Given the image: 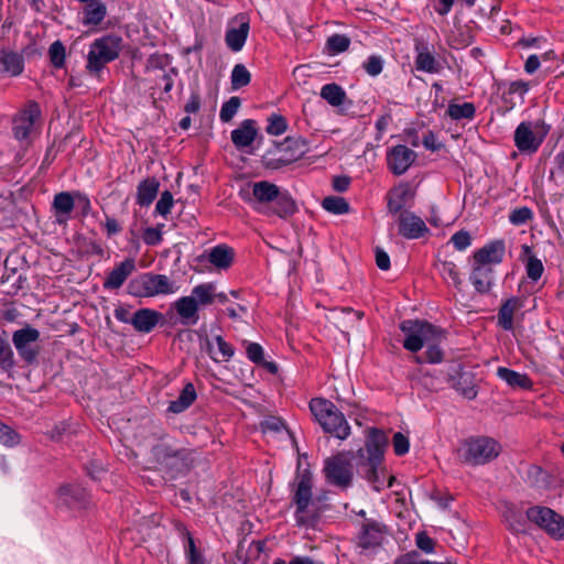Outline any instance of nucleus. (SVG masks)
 Segmentation results:
<instances>
[{"label": "nucleus", "mask_w": 564, "mask_h": 564, "mask_svg": "<svg viewBox=\"0 0 564 564\" xmlns=\"http://www.w3.org/2000/svg\"><path fill=\"white\" fill-rule=\"evenodd\" d=\"M128 293L137 297H150L172 293L173 284H128Z\"/></svg>", "instance_id": "33"}, {"label": "nucleus", "mask_w": 564, "mask_h": 564, "mask_svg": "<svg viewBox=\"0 0 564 564\" xmlns=\"http://www.w3.org/2000/svg\"><path fill=\"white\" fill-rule=\"evenodd\" d=\"M268 122L267 132L271 135H280L288 129L286 119L281 115H271Z\"/></svg>", "instance_id": "47"}, {"label": "nucleus", "mask_w": 564, "mask_h": 564, "mask_svg": "<svg viewBox=\"0 0 564 564\" xmlns=\"http://www.w3.org/2000/svg\"><path fill=\"white\" fill-rule=\"evenodd\" d=\"M162 319V313L150 308H140L131 315L130 323L140 333H150Z\"/></svg>", "instance_id": "19"}, {"label": "nucleus", "mask_w": 564, "mask_h": 564, "mask_svg": "<svg viewBox=\"0 0 564 564\" xmlns=\"http://www.w3.org/2000/svg\"><path fill=\"white\" fill-rule=\"evenodd\" d=\"M527 518L543 529L549 535L555 539L564 536V519L551 508L542 506L531 507L527 510Z\"/></svg>", "instance_id": "11"}, {"label": "nucleus", "mask_w": 564, "mask_h": 564, "mask_svg": "<svg viewBox=\"0 0 564 564\" xmlns=\"http://www.w3.org/2000/svg\"><path fill=\"white\" fill-rule=\"evenodd\" d=\"M506 254V242L503 239H496L476 250L471 262L500 264Z\"/></svg>", "instance_id": "17"}, {"label": "nucleus", "mask_w": 564, "mask_h": 564, "mask_svg": "<svg viewBox=\"0 0 564 564\" xmlns=\"http://www.w3.org/2000/svg\"><path fill=\"white\" fill-rule=\"evenodd\" d=\"M216 343L221 356L226 359H229L234 356V348L230 344H228L221 336L216 337Z\"/></svg>", "instance_id": "63"}, {"label": "nucleus", "mask_w": 564, "mask_h": 564, "mask_svg": "<svg viewBox=\"0 0 564 564\" xmlns=\"http://www.w3.org/2000/svg\"><path fill=\"white\" fill-rule=\"evenodd\" d=\"M252 192H240V197L250 204L254 210L265 216L288 218L297 212L295 200L286 191L268 181H259L250 184Z\"/></svg>", "instance_id": "3"}, {"label": "nucleus", "mask_w": 564, "mask_h": 564, "mask_svg": "<svg viewBox=\"0 0 564 564\" xmlns=\"http://www.w3.org/2000/svg\"><path fill=\"white\" fill-rule=\"evenodd\" d=\"M246 354L257 365L263 361V348L257 343H249L246 347Z\"/></svg>", "instance_id": "56"}, {"label": "nucleus", "mask_w": 564, "mask_h": 564, "mask_svg": "<svg viewBox=\"0 0 564 564\" xmlns=\"http://www.w3.org/2000/svg\"><path fill=\"white\" fill-rule=\"evenodd\" d=\"M251 82V74L243 64H236L231 72V88L234 90L246 87Z\"/></svg>", "instance_id": "41"}, {"label": "nucleus", "mask_w": 564, "mask_h": 564, "mask_svg": "<svg viewBox=\"0 0 564 564\" xmlns=\"http://www.w3.org/2000/svg\"><path fill=\"white\" fill-rule=\"evenodd\" d=\"M310 410L325 433L339 440H346L350 435V426L345 415L333 402L314 398L310 402Z\"/></svg>", "instance_id": "4"}, {"label": "nucleus", "mask_w": 564, "mask_h": 564, "mask_svg": "<svg viewBox=\"0 0 564 564\" xmlns=\"http://www.w3.org/2000/svg\"><path fill=\"white\" fill-rule=\"evenodd\" d=\"M174 528L180 538L183 540V546L188 545L191 540H195L184 523L176 521L174 522Z\"/></svg>", "instance_id": "60"}, {"label": "nucleus", "mask_w": 564, "mask_h": 564, "mask_svg": "<svg viewBox=\"0 0 564 564\" xmlns=\"http://www.w3.org/2000/svg\"><path fill=\"white\" fill-rule=\"evenodd\" d=\"M143 241L149 246H155L162 240V234L158 228L149 227L143 232Z\"/></svg>", "instance_id": "57"}, {"label": "nucleus", "mask_w": 564, "mask_h": 564, "mask_svg": "<svg viewBox=\"0 0 564 564\" xmlns=\"http://www.w3.org/2000/svg\"><path fill=\"white\" fill-rule=\"evenodd\" d=\"M440 341H430L429 344H425L426 350L423 355L416 356L415 360L419 364L422 362H430V364H438L443 360L444 352L438 346Z\"/></svg>", "instance_id": "40"}, {"label": "nucleus", "mask_w": 564, "mask_h": 564, "mask_svg": "<svg viewBox=\"0 0 564 564\" xmlns=\"http://www.w3.org/2000/svg\"><path fill=\"white\" fill-rule=\"evenodd\" d=\"M257 134L256 121L246 119L237 129L231 131V142L237 149H243L253 143Z\"/></svg>", "instance_id": "21"}, {"label": "nucleus", "mask_w": 564, "mask_h": 564, "mask_svg": "<svg viewBox=\"0 0 564 564\" xmlns=\"http://www.w3.org/2000/svg\"><path fill=\"white\" fill-rule=\"evenodd\" d=\"M241 105V100L237 96L230 97V99L223 104L219 118L223 122H229L234 116L237 113L239 107Z\"/></svg>", "instance_id": "46"}, {"label": "nucleus", "mask_w": 564, "mask_h": 564, "mask_svg": "<svg viewBox=\"0 0 564 564\" xmlns=\"http://www.w3.org/2000/svg\"><path fill=\"white\" fill-rule=\"evenodd\" d=\"M249 29V21L245 17H241L239 26L230 28L226 32L225 41L227 46L234 52H239L246 43Z\"/></svg>", "instance_id": "27"}, {"label": "nucleus", "mask_w": 564, "mask_h": 564, "mask_svg": "<svg viewBox=\"0 0 564 564\" xmlns=\"http://www.w3.org/2000/svg\"><path fill=\"white\" fill-rule=\"evenodd\" d=\"M392 446L395 455L403 456L409 452V438L403 433L397 432L392 437Z\"/></svg>", "instance_id": "52"}, {"label": "nucleus", "mask_w": 564, "mask_h": 564, "mask_svg": "<svg viewBox=\"0 0 564 564\" xmlns=\"http://www.w3.org/2000/svg\"><path fill=\"white\" fill-rule=\"evenodd\" d=\"M173 203L174 200L172 193L169 191H164L155 205L156 213H159L162 216H166L171 212Z\"/></svg>", "instance_id": "54"}, {"label": "nucleus", "mask_w": 564, "mask_h": 564, "mask_svg": "<svg viewBox=\"0 0 564 564\" xmlns=\"http://www.w3.org/2000/svg\"><path fill=\"white\" fill-rule=\"evenodd\" d=\"M387 445V434L380 429L369 427L366 431L365 447L357 451V468L377 491L384 487L386 479L388 481L387 487H392L395 480L394 476L388 475L384 468L381 467Z\"/></svg>", "instance_id": "1"}, {"label": "nucleus", "mask_w": 564, "mask_h": 564, "mask_svg": "<svg viewBox=\"0 0 564 564\" xmlns=\"http://www.w3.org/2000/svg\"><path fill=\"white\" fill-rule=\"evenodd\" d=\"M39 339L40 332L30 325L15 330L12 335V343L19 356L28 365L34 364L40 355V346L36 344Z\"/></svg>", "instance_id": "12"}, {"label": "nucleus", "mask_w": 564, "mask_h": 564, "mask_svg": "<svg viewBox=\"0 0 564 564\" xmlns=\"http://www.w3.org/2000/svg\"><path fill=\"white\" fill-rule=\"evenodd\" d=\"M383 68V59L378 55H371L364 63V69L370 76H378Z\"/></svg>", "instance_id": "53"}, {"label": "nucleus", "mask_w": 564, "mask_h": 564, "mask_svg": "<svg viewBox=\"0 0 564 564\" xmlns=\"http://www.w3.org/2000/svg\"><path fill=\"white\" fill-rule=\"evenodd\" d=\"M523 297L512 296L508 299L499 308L498 325L505 330L513 328V315L517 311L524 306Z\"/></svg>", "instance_id": "22"}, {"label": "nucleus", "mask_w": 564, "mask_h": 564, "mask_svg": "<svg viewBox=\"0 0 564 564\" xmlns=\"http://www.w3.org/2000/svg\"><path fill=\"white\" fill-rule=\"evenodd\" d=\"M415 48L417 52L415 57V68L430 74L438 73L441 65L436 61L433 52L429 48L427 44L424 42H417Z\"/></svg>", "instance_id": "23"}, {"label": "nucleus", "mask_w": 564, "mask_h": 564, "mask_svg": "<svg viewBox=\"0 0 564 564\" xmlns=\"http://www.w3.org/2000/svg\"><path fill=\"white\" fill-rule=\"evenodd\" d=\"M75 197L78 200V205L80 207V214L83 216H87L90 213V210H91V203H90L89 197L87 195H85V194L79 193V192L75 193Z\"/></svg>", "instance_id": "62"}, {"label": "nucleus", "mask_w": 564, "mask_h": 564, "mask_svg": "<svg viewBox=\"0 0 564 564\" xmlns=\"http://www.w3.org/2000/svg\"><path fill=\"white\" fill-rule=\"evenodd\" d=\"M283 151L285 153L290 152V155H285L284 158H281L280 161H283L284 163H291L294 161H297L302 159L305 153L308 151L307 142L302 137H288L284 142L282 143Z\"/></svg>", "instance_id": "30"}, {"label": "nucleus", "mask_w": 564, "mask_h": 564, "mask_svg": "<svg viewBox=\"0 0 564 564\" xmlns=\"http://www.w3.org/2000/svg\"><path fill=\"white\" fill-rule=\"evenodd\" d=\"M447 116L453 120H471L476 113V107L473 102L455 104L451 102L446 110Z\"/></svg>", "instance_id": "38"}, {"label": "nucleus", "mask_w": 564, "mask_h": 564, "mask_svg": "<svg viewBox=\"0 0 564 564\" xmlns=\"http://www.w3.org/2000/svg\"><path fill=\"white\" fill-rule=\"evenodd\" d=\"M503 520L508 529L514 533H525L528 531L527 512L523 513L513 505H506L502 512Z\"/></svg>", "instance_id": "25"}, {"label": "nucleus", "mask_w": 564, "mask_h": 564, "mask_svg": "<svg viewBox=\"0 0 564 564\" xmlns=\"http://www.w3.org/2000/svg\"><path fill=\"white\" fill-rule=\"evenodd\" d=\"M135 270V262L133 259H126L116 265L109 273L105 282L119 283L124 282L128 276Z\"/></svg>", "instance_id": "37"}, {"label": "nucleus", "mask_w": 564, "mask_h": 564, "mask_svg": "<svg viewBox=\"0 0 564 564\" xmlns=\"http://www.w3.org/2000/svg\"><path fill=\"white\" fill-rule=\"evenodd\" d=\"M24 59L19 53L0 51V72L18 76L23 72Z\"/></svg>", "instance_id": "32"}, {"label": "nucleus", "mask_w": 564, "mask_h": 564, "mask_svg": "<svg viewBox=\"0 0 564 564\" xmlns=\"http://www.w3.org/2000/svg\"><path fill=\"white\" fill-rule=\"evenodd\" d=\"M545 135L546 131L539 133L531 121H523L514 131V144L521 153L532 154L539 150Z\"/></svg>", "instance_id": "14"}, {"label": "nucleus", "mask_w": 564, "mask_h": 564, "mask_svg": "<svg viewBox=\"0 0 564 564\" xmlns=\"http://www.w3.org/2000/svg\"><path fill=\"white\" fill-rule=\"evenodd\" d=\"M212 305V295L207 289L199 288L197 284L189 295L176 300L172 308L180 317V323L184 326H194L199 321V310Z\"/></svg>", "instance_id": "9"}, {"label": "nucleus", "mask_w": 564, "mask_h": 564, "mask_svg": "<svg viewBox=\"0 0 564 564\" xmlns=\"http://www.w3.org/2000/svg\"><path fill=\"white\" fill-rule=\"evenodd\" d=\"M184 553L188 564H209L195 540H191L188 545H184Z\"/></svg>", "instance_id": "45"}, {"label": "nucleus", "mask_w": 564, "mask_h": 564, "mask_svg": "<svg viewBox=\"0 0 564 564\" xmlns=\"http://www.w3.org/2000/svg\"><path fill=\"white\" fill-rule=\"evenodd\" d=\"M19 441V434L13 429L0 423V443L7 446H13L17 445Z\"/></svg>", "instance_id": "51"}, {"label": "nucleus", "mask_w": 564, "mask_h": 564, "mask_svg": "<svg viewBox=\"0 0 564 564\" xmlns=\"http://www.w3.org/2000/svg\"><path fill=\"white\" fill-rule=\"evenodd\" d=\"M15 365L14 354L9 341L0 335V369L10 371Z\"/></svg>", "instance_id": "43"}, {"label": "nucleus", "mask_w": 564, "mask_h": 564, "mask_svg": "<svg viewBox=\"0 0 564 564\" xmlns=\"http://www.w3.org/2000/svg\"><path fill=\"white\" fill-rule=\"evenodd\" d=\"M83 13L84 25L97 26L107 15V8L102 2L96 0L94 2L86 3Z\"/></svg>", "instance_id": "34"}, {"label": "nucleus", "mask_w": 564, "mask_h": 564, "mask_svg": "<svg viewBox=\"0 0 564 564\" xmlns=\"http://www.w3.org/2000/svg\"><path fill=\"white\" fill-rule=\"evenodd\" d=\"M292 501L295 507L303 509L308 501H315L313 499V477L308 470L297 474Z\"/></svg>", "instance_id": "18"}, {"label": "nucleus", "mask_w": 564, "mask_h": 564, "mask_svg": "<svg viewBox=\"0 0 564 564\" xmlns=\"http://www.w3.org/2000/svg\"><path fill=\"white\" fill-rule=\"evenodd\" d=\"M321 97L333 107H339L346 102L345 90L335 83L324 85L321 89Z\"/></svg>", "instance_id": "36"}, {"label": "nucleus", "mask_w": 564, "mask_h": 564, "mask_svg": "<svg viewBox=\"0 0 564 564\" xmlns=\"http://www.w3.org/2000/svg\"><path fill=\"white\" fill-rule=\"evenodd\" d=\"M160 188V182L156 177H147L137 187V204L149 206L155 199Z\"/></svg>", "instance_id": "29"}, {"label": "nucleus", "mask_w": 564, "mask_h": 564, "mask_svg": "<svg viewBox=\"0 0 564 564\" xmlns=\"http://www.w3.org/2000/svg\"><path fill=\"white\" fill-rule=\"evenodd\" d=\"M350 177L346 175H338L333 178V188L338 193H344L348 189Z\"/></svg>", "instance_id": "61"}, {"label": "nucleus", "mask_w": 564, "mask_h": 564, "mask_svg": "<svg viewBox=\"0 0 564 564\" xmlns=\"http://www.w3.org/2000/svg\"><path fill=\"white\" fill-rule=\"evenodd\" d=\"M411 387L426 393L438 392L444 389L445 383H449L453 389L460 392L465 398L474 399L477 394L474 387L467 380L463 372V366L457 361H449L444 369L438 371L416 368L409 373Z\"/></svg>", "instance_id": "2"}, {"label": "nucleus", "mask_w": 564, "mask_h": 564, "mask_svg": "<svg viewBox=\"0 0 564 564\" xmlns=\"http://www.w3.org/2000/svg\"><path fill=\"white\" fill-rule=\"evenodd\" d=\"M376 263L381 270H388L390 268V258L388 253L380 248H376Z\"/></svg>", "instance_id": "64"}, {"label": "nucleus", "mask_w": 564, "mask_h": 564, "mask_svg": "<svg viewBox=\"0 0 564 564\" xmlns=\"http://www.w3.org/2000/svg\"><path fill=\"white\" fill-rule=\"evenodd\" d=\"M451 242L456 250L464 251L471 245V236L467 230L462 229L452 236Z\"/></svg>", "instance_id": "50"}, {"label": "nucleus", "mask_w": 564, "mask_h": 564, "mask_svg": "<svg viewBox=\"0 0 564 564\" xmlns=\"http://www.w3.org/2000/svg\"><path fill=\"white\" fill-rule=\"evenodd\" d=\"M59 499L68 507H85L88 502V495L85 488L77 484H67L58 488Z\"/></svg>", "instance_id": "20"}, {"label": "nucleus", "mask_w": 564, "mask_h": 564, "mask_svg": "<svg viewBox=\"0 0 564 564\" xmlns=\"http://www.w3.org/2000/svg\"><path fill=\"white\" fill-rule=\"evenodd\" d=\"M319 501V498L316 501H308L302 510L296 507L294 517L299 525L312 528L316 525L323 512Z\"/></svg>", "instance_id": "24"}, {"label": "nucleus", "mask_w": 564, "mask_h": 564, "mask_svg": "<svg viewBox=\"0 0 564 564\" xmlns=\"http://www.w3.org/2000/svg\"><path fill=\"white\" fill-rule=\"evenodd\" d=\"M152 453L162 470L170 474L172 478L187 473L194 463V451L175 448L165 443L155 445Z\"/></svg>", "instance_id": "6"}, {"label": "nucleus", "mask_w": 564, "mask_h": 564, "mask_svg": "<svg viewBox=\"0 0 564 564\" xmlns=\"http://www.w3.org/2000/svg\"><path fill=\"white\" fill-rule=\"evenodd\" d=\"M497 376L513 389L529 390L533 386L528 375L517 372L506 367H499L497 369Z\"/></svg>", "instance_id": "31"}, {"label": "nucleus", "mask_w": 564, "mask_h": 564, "mask_svg": "<svg viewBox=\"0 0 564 564\" xmlns=\"http://www.w3.org/2000/svg\"><path fill=\"white\" fill-rule=\"evenodd\" d=\"M322 206L325 210L335 215H343L349 212L348 202L340 196L325 197L322 202Z\"/></svg>", "instance_id": "42"}, {"label": "nucleus", "mask_w": 564, "mask_h": 564, "mask_svg": "<svg viewBox=\"0 0 564 564\" xmlns=\"http://www.w3.org/2000/svg\"><path fill=\"white\" fill-rule=\"evenodd\" d=\"M500 451L501 446L494 438L478 436L465 440L458 453L463 463L477 466L494 460Z\"/></svg>", "instance_id": "8"}, {"label": "nucleus", "mask_w": 564, "mask_h": 564, "mask_svg": "<svg viewBox=\"0 0 564 564\" xmlns=\"http://www.w3.org/2000/svg\"><path fill=\"white\" fill-rule=\"evenodd\" d=\"M50 61L55 68H62L65 64L66 51L61 41H55L48 48Z\"/></svg>", "instance_id": "44"}, {"label": "nucleus", "mask_w": 564, "mask_h": 564, "mask_svg": "<svg viewBox=\"0 0 564 564\" xmlns=\"http://www.w3.org/2000/svg\"><path fill=\"white\" fill-rule=\"evenodd\" d=\"M261 427L263 432H280L284 429V422L279 417H269L261 423Z\"/></svg>", "instance_id": "58"}, {"label": "nucleus", "mask_w": 564, "mask_h": 564, "mask_svg": "<svg viewBox=\"0 0 564 564\" xmlns=\"http://www.w3.org/2000/svg\"><path fill=\"white\" fill-rule=\"evenodd\" d=\"M358 462L357 452H341L325 459L324 475L328 484L346 489L352 484V460Z\"/></svg>", "instance_id": "10"}, {"label": "nucleus", "mask_w": 564, "mask_h": 564, "mask_svg": "<svg viewBox=\"0 0 564 564\" xmlns=\"http://www.w3.org/2000/svg\"><path fill=\"white\" fill-rule=\"evenodd\" d=\"M350 46V39L345 34L335 33L326 41V51L329 55L346 52Z\"/></svg>", "instance_id": "39"}, {"label": "nucleus", "mask_w": 564, "mask_h": 564, "mask_svg": "<svg viewBox=\"0 0 564 564\" xmlns=\"http://www.w3.org/2000/svg\"><path fill=\"white\" fill-rule=\"evenodd\" d=\"M75 207V197L69 192H61L54 196L52 209L59 224L65 223Z\"/></svg>", "instance_id": "26"}, {"label": "nucleus", "mask_w": 564, "mask_h": 564, "mask_svg": "<svg viewBox=\"0 0 564 564\" xmlns=\"http://www.w3.org/2000/svg\"><path fill=\"white\" fill-rule=\"evenodd\" d=\"M498 264L471 262V282H492L497 279L496 267Z\"/></svg>", "instance_id": "35"}, {"label": "nucleus", "mask_w": 564, "mask_h": 564, "mask_svg": "<svg viewBox=\"0 0 564 564\" xmlns=\"http://www.w3.org/2000/svg\"><path fill=\"white\" fill-rule=\"evenodd\" d=\"M415 543L416 546L425 553L434 552L435 541L432 538H430L425 531H420L416 533Z\"/></svg>", "instance_id": "55"}, {"label": "nucleus", "mask_w": 564, "mask_h": 564, "mask_svg": "<svg viewBox=\"0 0 564 564\" xmlns=\"http://www.w3.org/2000/svg\"><path fill=\"white\" fill-rule=\"evenodd\" d=\"M40 116V105L34 100L29 101L26 107L12 119V132L14 138L19 141L26 140Z\"/></svg>", "instance_id": "13"}, {"label": "nucleus", "mask_w": 564, "mask_h": 564, "mask_svg": "<svg viewBox=\"0 0 564 564\" xmlns=\"http://www.w3.org/2000/svg\"><path fill=\"white\" fill-rule=\"evenodd\" d=\"M416 153L403 144L392 147L387 153V164L392 174H404L415 162Z\"/></svg>", "instance_id": "15"}, {"label": "nucleus", "mask_w": 564, "mask_h": 564, "mask_svg": "<svg viewBox=\"0 0 564 564\" xmlns=\"http://www.w3.org/2000/svg\"><path fill=\"white\" fill-rule=\"evenodd\" d=\"M121 47L122 39L118 35L109 34L96 39L87 55V70L94 75L99 74L106 64L119 57Z\"/></svg>", "instance_id": "7"}, {"label": "nucleus", "mask_w": 564, "mask_h": 564, "mask_svg": "<svg viewBox=\"0 0 564 564\" xmlns=\"http://www.w3.org/2000/svg\"><path fill=\"white\" fill-rule=\"evenodd\" d=\"M399 235L406 239H419L430 232L424 220L410 210L398 216Z\"/></svg>", "instance_id": "16"}, {"label": "nucleus", "mask_w": 564, "mask_h": 564, "mask_svg": "<svg viewBox=\"0 0 564 564\" xmlns=\"http://www.w3.org/2000/svg\"><path fill=\"white\" fill-rule=\"evenodd\" d=\"M525 270L529 279L538 281L542 276L544 267L540 259L535 256H530L525 264Z\"/></svg>", "instance_id": "49"}, {"label": "nucleus", "mask_w": 564, "mask_h": 564, "mask_svg": "<svg viewBox=\"0 0 564 564\" xmlns=\"http://www.w3.org/2000/svg\"><path fill=\"white\" fill-rule=\"evenodd\" d=\"M235 251L227 245H218L210 249L207 260L218 270H227L234 262Z\"/></svg>", "instance_id": "28"}, {"label": "nucleus", "mask_w": 564, "mask_h": 564, "mask_svg": "<svg viewBox=\"0 0 564 564\" xmlns=\"http://www.w3.org/2000/svg\"><path fill=\"white\" fill-rule=\"evenodd\" d=\"M532 218L533 212L527 206L516 208L509 215L510 223L516 226L524 225Z\"/></svg>", "instance_id": "48"}, {"label": "nucleus", "mask_w": 564, "mask_h": 564, "mask_svg": "<svg viewBox=\"0 0 564 564\" xmlns=\"http://www.w3.org/2000/svg\"><path fill=\"white\" fill-rule=\"evenodd\" d=\"M399 328L405 336L403 347L412 352L421 350L430 341H441L444 338L441 328L422 319L402 321Z\"/></svg>", "instance_id": "5"}, {"label": "nucleus", "mask_w": 564, "mask_h": 564, "mask_svg": "<svg viewBox=\"0 0 564 564\" xmlns=\"http://www.w3.org/2000/svg\"><path fill=\"white\" fill-rule=\"evenodd\" d=\"M196 390L193 383L188 382L184 386L183 390L181 391L178 398L182 399L184 402H186L189 406L194 403L196 400Z\"/></svg>", "instance_id": "59"}]
</instances>
